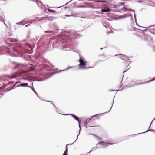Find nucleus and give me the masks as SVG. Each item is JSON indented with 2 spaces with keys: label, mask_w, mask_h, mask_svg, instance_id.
<instances>
[{
  "label": "nucleus",
  "mask_w": 155,
  "mask_h": 155,
  "mask_svg": "<svg viewBox=\"0 0 155 155\" xmlns=\"http://www.w3.org/2000/svg\"><path fill=\"white\" fill-rule=\"evenodd\" d=\"M71 39L68 37L66 38L61 37L57 39L53 42V47L58 48L60 49H64L69 46L71 43Z\"/></svg>",
  "instance_id": "nucleus-1"
},
{
  "label": "nucleus",
  "mask_w": 155,
  "mask_h": 155,
  "mask_svg": "<svg viewBox=\"0 0 155 155\" xmlns=\"http://www.w3.org/2000/svg\"><path fill=\"white\" fill-rule=\"evenodd\" d=\"M17 40L14 38H8L6 41V43L11 48L14 50L17 53H23L24 52V50L23 47L19 44H16V43L14 44L10 43L9 42L12 43L16 41Z\"/></svg>",
  "instance_id": "nucleus-2"
},
{
  "label": "nucleus",
  "mask_w": 155,
  "mask_h": 155,
  "mask_svg": "<svg viewBox=\"0 0 155 155\" xmlns=\"http://www.w3.org/2000/svg\"><path fill=\"white\" fill-rule=\"evenodd\" d=\"M84 59L83 57H81L80 56V59L79 60V68L81 69H87L90 68H92L91 67L86 68L85 66L86 65V61L84 60Z\"/></svg>",
  "instance_id": "nucleus-3"
},
{
  "label": "nucleus",
  "mask_w": 155,
  "mask_h": 155,
  "mask_svg": "<svg viewBox=\"0 0 155 155\" xmlns=\"http://www.w3.org/2000/svg\"><path fill=\"white\" fill-rule=\"evenodd\" d=\"M137 35L138 36L141 40H144L146 41H147L149 38V36L148 34L146 35L142 31L140 35L137 34Z\"/></svg>",
  "instance_id": "nucleus-4"
},
{
  "label": "nucleus",
  "mask_w": 155,
  "mask_h": 155,
  "mask_svg": "<svg viewBox=\"0 0 155 155\" xmlns=\"http://www.w3.org/2000/svg\"><path fill=\"white\" fill-rule=\"evenodd\" d=\"M71 115L72 117L75 120H76L78 122L79 124V127L80 128V130L79 131V133L78 134L77 136V139L78 138V136L80 134V132L81 129V127L80 126V122L81 120H80L79 117L77 116L74 115V114H65V115Z\"/></svg>",
  "instance_id": "nucleus-5"
},
{
  "label": "nucleus",
  "mask_w": 155,
  "mask_h": 155,
  "mask_svg": "<svg viewBox=\"0 0 155 155\" xmlns=\"http://www.w3.org/2000/svg\"><path fill=\"white\" fill-rule=\"evenodd\" d=\"M25 77L24 78V79L25 80H29V81L31 82L32 81H43V80L42 79H35L33 80L32 79H29V78H31L32 77L31 74L29 73H27L25 74Z\"/></svg>",
  "instance_id": "nucleus-6"
},
{
  "label": "nucleus",
  "mask_w": 155,
  "mask_h": 155,
  "mask_svg": "<svg viewBox=\"0 0 155 155\" xmlns=\"http://www.w3.org/2000/svg\"><path fill=\"white\" fill-rule=\"evenodd\" d=\"M99 144L101 145L102 146L103 148H106V147H107L110 145H113L114 144V143H106L102 141L99 142L97 144V145Z\"/></svg>",
  "instance_id": "nucleus-7"
},
{
  "label": "nucleus",
  "mask_w": 155,
  "mask_h": 155,
  "mask_svg": "<svg viewBox=\"0 0 155 155\" xmlns=\"http://www.w3.org/2000/svg\"><path fill=\"white\" fill-rule=\"evenodd\" d=\"M121 10L122 11H123L124 12H126L127 11H133L134 12L135 20V21L136 20V15H135V14L134 13V10H132L131 9H128L127 8H126V7H123Z\"/></svg>",
  "instance_id": "nucleus-8"
},
{
  "label": "nucleus",
  "mask_w": 155,
  "mask_h": 155,
  "mask_svg": "<svg viewBox=\"0 0 155 155\" xmlns=\"http://www.w3.org/2000/svg\"><path fill=\"white\" fill-rule=\"evenodd\" d=\"M122 56L124 57L125 59H124L121 57H119L120 58H121V59H122L123 60H125V62H127L128 61V65H129L130 64L131 61H129V59L128 58V57L127 56H125L124 55H122Z\"/></svg>",
  "instance_id": "nucleus-9"
},
{
  "label": "nucleus",
  "mask_w": 155,
  "mask_h": 155,
  "mask_svg": "<svg viewBox=\"0 0 155 155\" xmlns=\"http://www.w3.org/2000/svg\"><path fill=\"white\" fill-rule=\"evenodd\" d=\"M155 80V79L153 78L151 80H150L149 81H145V82L137 83H136L135 84V85H139L144 84H146V83H148L149 82H151V81H153L154 80Z\"/></svg>",
  "instance_id": "nucleus-10"
},
{
  "label": "nucleus",
  "mask_w": 155,
  "mask_h": 155,
  "mask_svg": "<svg viewBox=\"0 0 155 155\" xmlns=\"http://www.w3.org/2000/svg\"><path fill=\"white\" fill-rule=\"evenodd\" d=\"M28 83H20L19 85H18L16 87H27L28 85Z\"/></svg>",
  "instance_id": "nucleus-11"
},
{
  "label": "nucleus",
  "mask_w": 155,
  "mask_h": 155,
  "mask_svg": "<svg viewBox=\"0 0 155 155\" xmlns=\"http://www.w3.org/2000/svg\"><path fill=\"white\" fill-rule=\"evenodd\" d=\"M43 18H48V17L46 16L44 17H42L41 18L37 17L36 18V19L39 21L40 20H43Z\"/></svg>",
  "instance_id": "nucleus-12"
},
{
  "label": "nucleus",
  "mask_w": 155,
  "mask_h": 155,
  "mask_svg": "<svg viewBox=\"0 0 155 155\" xmlns=\"http://www.w3.org/2000/svg\"><path fill=\"white\" fill-rule=\"evenodd\" d=\"M101 114H96L95 115L91 117V119H89V121L91 120H92V118H93L94 117H96L97 119L98 118V117H99V115Z\"/></svg>",
  "instance_id": "nucleus-13"
},
{
  "label": "nucleus",
  "mask_w": 155,
  "mask_h": 155,
  "mask_svg": "<svg viewBox=\"0 0 155 155\" xmlns=\"http://www.w3.org/2000/svg\"><path fill=\"white\" fill-rule=\"evenodd\" d=\"M101 11L103 12H108L110 11V9L109 8H103L101 9Z\"/></svg>",
  "instance_id": "nucleus-14"
},
{
  "label": "nucleus",
  "mask_w": 155,
  "mask_h": 155,
  "mask_svg": "<svg viewBox=\"0 0 155 155\" xmlns=\"http://www.w3.org/2000/svg\"><path fill=\"white\" fill-rule=\"evenodd\" d=\"M148 1H149V0H141L138 1V2L140 3H146Z\"/></svg>",
  "instance_id": "nucleus-15"
},
{
  "label": "nucleus",
  "mask_w": 155,
  "mask_h": 155,
  "mask_svg": "<svg viewBox=\"0 0 155 155\" xmlns=\"http://www.w3.org/2000/svg\"><path fill=\"white\" fill-rule=\"evenodd\" d=\"M72 67H71V66H68L65 69H64V70H60V72H61V71H64L67 70H68V69H69L71 68Z\"/></svg>",
  "instance_id": "nucleus-16"
},
{
  "label": "nucleus",
  "mask_w": 155,
  "mask_h": 155,
  "mask_svg": "<svg viewBox=\"0 0 155 155\" xmlns=\"http://www.w3.org/2000/svg\"><path fill=\"white\" fill-rule=\"evenodd\" d=\"M149 131H155V130H154L150 129L148 130H147L146 131H145L144 132H142V133H139L137 134H143V133H146V132H147Z\"/></svg>",
  "instance_id": "nucleus-17"
},
{
  "label": "nucleus",
  "mask_w": 155,
  "mask_h": 155,
  "mask_svg": "<svg viewBox=\"0 0 155 155\" xmlns=\"http://www.w3.org/2000/svg\"><path fill=\"white\" fill-rule=\"evenodd\" d=\"M32 91H33L35 93V94L39 98H40V97L38 96V94H37V93H36V91H35V89H34L33 87L32 86Z\"/></svg>",
  "instance_id": "nucleus-18"
},
{
  "label": "nucleus",
  "mask_w": 155,
  "mask_h": 155,
  "mask_svg": "<svg viewBox=\"0 0 155 155\" xmlns=\"http://www.w3.org/2000/svg\"><path fill=\"white\" fill-rule=\"evenodd\" d=\"M87 121H86L84 122V125L85 126V127L87 128V127H91V126H87Z\"/></svg>",
  "instance_id": "nucleus-19"
},
{
  "label": "nucleus",
  "mask_w": 155,
  "mask_h": 155,
  "mask_svg": "<svg viewBox=\"0 0 155 155\" xmlns=\"http://www.w3.org/2000/svg\"><path fill=\"white\" fill-rule=\"evenodd\" d=\"M150 31L152 33L155 34V29H150Z\"/></svg>",
  "instance_id": "nucleus-20"
},
{
  "label": "nucleus",
  "mask_w": 155,
  "mask_h": 155,
  "mask_svg": "<svg viewBox=\"0 0 155 155\" xmlns=\"http://www.w3.org/2000/svg\"><path fill=\"white\" fill-rule=\"evenodd\" d=\"M8 85V84H4L1 87H2V89L3 90Z\"/></svg>",
  "instance_id": "nucleus-21"
},
{
  "label": "nucleus",
  "mask_w": 155,
  "mask_h": 155,
  "mask_svg": "<svg viewBox=\"0 0 155 155\" xmlns=\"http://www.w3.org/2000/svg\"><path fill=\"white\" fill-rule=\"evenodd\" d=\"M47 10H48V11L49 12H51V13H53V12H55V11H54V10L51 9H50L49 8H47Z\"/></svg>",
  "instance_id": "nucleus-22"
},
{
  "label": "nucleus",
  "mask_w": 155,
  "mask_h": 155,
  "mask_svg": "<svg viewBox=\"0 0 155 155\" xmlns=\"http://www.w3.org/2000/svg\"><path fill=\"white\" fill-rule=\"evenodd\" d=\"M124 4V2H121L120 4H118L117 6L119 7L121 5H122Z\"/></svg>",
  "instance_id": "nucleus-23"
},
{
  "label": "nucleus",
  "mask_w": 155,
  "mask_h": 155,
  "mask_svg": "<svg viewBox=\"0 0 155 155\" xmlns=\"http://www.w3.org/2000/svg\"><path fill=\"white\" fill-rule=\"evenodd\" d=\"M45 32L47 33H52V32L51 31H45Z\"/></svg>",
  "instance_id": "nucleus-24"
},
{
  "label": "nucleus",
  "mask_w": 155,
  "mask_h": 155,
  "mask_svg": "<svg viewBox=\"0 0 155 155\" xmlns=\"http://www.w3.org/2000/svg\"><path fill=\"white\" fill-rule=\"evenodd\" d=\"M76 139V140L74 141L73 142V143H71V144H67L66 145V148H67V147L68 145H72L76 141V140L77 139Z\"/></svg>",
  "instance_id": "nucleus-25"
},
{
  "label": "nucleus",
  "mask_w": 155,
  "mask_h": 155,
  "mask_svg": "<svg viewBox=\"0 0 155 155\" xmlns=\"http://www.w3.org/2000/svg\"><path fill=\"white\" fill-rule=\"evenodd\" d=\"M95 148V147H93L88 153H87L88 154V153H90V152H91L92 151H94V149Z\"/></svg>",
  "instance_id": "nucleus-26"
},
{
  "label": "nucleus",
  "mask_w": 155,
  "mask_h": 155,
  "mask_svg": "<svg viewBox=\"0 0 155 155\" xmlns=\"http://www.w3.org/2000/svg\"><path fill=\"white\" fill-rule=\"evenodd\" d=\"M22 21L21 22H19L17 23L16 24L17 25H24V24H22Z\"/></svg>",
  "instance_id": "nucleus-27"
},
{
  "label": "nucleus",
  "mask_w": 155,
  "mask_h": 155,
  "mask_svg": "<svg viewBox=\"0 0 155 155\" xmlns=\"http://www.w3.org/2000/svg\"><path fill=\"white\" fill-rule=\"evenodd\" d=\"M122 91V90H109V91Z\"/></svg>",
  "instance_id": "nucleus-28"
},
{
  "label": "nucleus",
  "mask_w": 155,
  "mask_h": 155,
  "mask_svg": "<svg viewBox=\"0 0 155 155\" xmlns=\"http://www.w3.org/2000/svg\"><path fill=\"white\" fill-rule=\"evenodd\" d=\"M67 152H68V149L67 148H66V149H65V150L64 153L67 154Z\"/></svg>",
  "instance_id": "nucleus-29"
},
{
  "label": "nucleus",
  "mask_w": 155,
  "mask_h": 155,
  "mask_svg": "<svg viewBox=\"0 0 155 155\" xmlns=\"http://www.w3.org/2000/svg\"><path fill=\"white\" fill-rule=\"evenodd\" d=\"M13 81H10L8 83V85L9 84H12L13 83Z\"/></svg>",
  "instance_id": "nucleus-30"
},
{
  "label": "nucleus",
  "mask_w": 155,
  "mask_h": 155,
  "mask_svg": "<svg viewBox=\"0 0 155 155\" xmlns=\"http://www.w3.org/2000/svg\"><path fill=\"white\" fill-rule=\"evenodd\" d=\"M13 88H14L13 87H11L10 89H8V90L7 91H10Z\"/></svg>",
  "instance_id": "nucleus-31"
},
{
  "label": "nucleus",
  "mask_w": 155,
  "mask_h": 155,
  "mask_svg": "<svg viewBox=\"0 0 155 155\" xmlns=\"http://www.w3.org/2000/svg\"><path fill=\"white\" fill-rule=\"evenodd\" d=\"M95 2H103V3L104 2L103 1H100V0H97V1H95Z\"/></svg>",
  "instance_id": "nucleus-32"
},
{
  "label": "nucleus",
  "mask_w": 155,
  "mask_h": 155,
  "mask_svg": "<svg viewBox=\"0 0 155 155\" xmlns=\"http://www.w3.org/2000/svg\"><path fill=\"white\" fill-rule=\"evenodd\" d=\"M114 98L113 99V101H112V106H111V108H110V110H109V111L108 112H109L110 110V109H111V108H112V106H113V103H114Z\"/></svg>",
  "instance_id": "nucleus-33"
},
{
  "label": "nucleus",
  "mask_w": 155,
  "mask_h": 155,
  "mask_svg": "<svg viewBox=\"0 0 155 155\" xmlns=\"http://www.w3.org/2000/svg\"><path fill=\"white\" fill-rule=\"evenodd\" d=\"M32 87L31 86H28H28H27V87H29V88H31L32 89V88L33 83H32Z\"/></svg>",
  "instance_id": "nucleus-34"
},
{
  "label": "nucleus",
  "mask_w": 155,
  "mask_h": 155,
  "mask_svg": "<svg viewBox=\"0 0 155 155\" xmlns=\"http://www.w3.org/2000/svg\"><path fill=\"white\" fill-rule=\"evenodd\" d=\"M125 16H124L123 17H122V18H124L125 17H128V16L127 15H125Z\"/></svg>",
  "instance_id": "nucleus-35"
},
{
  "label": "nucleus",
  "mask_w": 155,
  "mask_h": 155,
  "mask_svg": "<svg viewBox=\"0 0 155 155\" xmlns=\"http://www.w3.org/2000/svg\"><path fill=\"white\" fill-rule=\"evenodd\" d=\"M155 119V118L153 119V120H152V121L151 122L150 124V126H149V127H150V125H151V123H152V122L153 121V120Z\"/></svg>",
  "instance_id": "nucleus-36"
},
{
  "label": "nucleus",
  "mask_w": 155,
  "mask_h": 155,
  "mask_svg": "<svg viewBox=\"0 0 155 155\" xmlns=\"http://www.w3.org/2000/svg\"><path fill=\"white\" fill-rule=\"evenodd\" d=\"M18 83V82H16V83L14 85V86H13V87H14L15 86V85H16V84H17Z\"/></svg>",
  "instance_id": "nucleus-37"
},
{
  "label": "nucleus",
  "mask_w": 155,
  "mask_h": 155,
  "mask_svg": "<svg viewBox=\"0 0 155 155\" xmlns=\"http://www.w3.org/2000/svg\"><path fill=\"white\" fill-rule=\"evenodd\" d=\"M129 17H132L133 15H132V14H130V15H129Z\"/></svg>",
  "instance_id": "nucleus-38"
},
{
  "label": "nucleus",
  "mask_w": 155,
  "mask_h": 155,
  "mask_svg": "<svg viewBox=\"0 0 155 155\" xmlns=\"http://www.w3.org/2000/svg\"><path fill=\"white\" fill-rule=\"evenodd\" d=\"M2 19V17L0 16V21H1Z\"/></svg>",
  "instance_id": "nucleus-39"
},
{
  "label": "nucleus",
  "mask_w": 155,
  "mask_h": 155,
  "mask_svg": "<svg viewBox=\"0 0 155 155\" xmlns=\"http://www.w3.org/2000/svg\"><path fill=\"white\" fill-rule=\"evenodd\" d=\"M65 16L66 17H69V16H70V15H66Z\"/></svg>",
  "instance_id": "nucleus-40"
},
{
  "label": "nucleus",
  "mask_w": 155,
  "mask_h": 155,
  "mask_svg": "<svg viewBox=\"0 0 155 155\" xmlns=\"http://www.w3.org/2000/svg\"><path fill=\"white\" fill-rule=\"evenodd\" d=\"M84 6H78V8H80V7H83Z\"/></svg>",
  "instance_id": "nucleus-41"
},
{
  "label": "nucleus",
  "mask_w": 155,
  "mask_h": 155,
  "mask_svg": "<svg viewBox=\"0 0 155 155\" xmlns=\"http://www.w3.org/2000/svg\"><path fill=\"white\" fill-rule=\"evenodd\" d=\"M47 19H48V18H43L44 20H46Z\"/></svg>",
  "instance_id": "nucleus-42"
},
{
  "label": "nucleus",
  "mask_w": 155,
  "mask_h": 155,
  "mask_svg": "<svg viewBox=\"0 0 155 155\" xmlns=\"http://www.w3.org/2000/svg\"><path fill=\"white\" fill-rule=\"evenodd\" d=\"M136 21H136L135 20V21ZM136 22V25H138V26H139V27H141L140 26H139V25H138L137 23V22Z\"/></svg>",
  "instance_id": "nucleus-43"
},
{
  "label": "nucleus",
  "mask_w": 155,
  "mask_h": 155,
  "mask_svg": "<svg viewBox=\"0 0 155 155\" xmlns=\"http://www.w3.org/2000/svg\"><path fill=\"white\" fill-rule=\"evenodd\" d=\"M4 24L7 27V25H6V24L5 22H4Z\"/></svg>",
  "instance_id": "nucleus-44"
},
{
  "label": "nucleus",
  "mask_w": 155,
  "mask_h": 155,
  "mask_svg": "<svg viewBox=\"0 0 155 155\" xmlns=\"http://www.w3.org/2000/svg\"><path fill=\"white\" fill-rule=\"evenodd\" d=\"M29 25V24H28V25H25V27H27L28 26V25Z\"/></svg>",
  "instance_id": "nucleus-45"
},
{
  "label": "nucleus",
  "mask_w": 155,
  "mask_h": 155,
  "mask_svg": "<svg viewBox=\"0 0 155 155\" xmlns=\"http://www.w3.org/2000/svg\"><path fill=\"white\" fill-rule=\"evenodd\" d=\"M63 155H67V154L64 153Z\"/></svg>",
  "instance_id": "nucleus-46"
},
{
  "label": "nucleus",
  "mask_w": 155,
  "mask_h": 155,
  "mask_svg": "<svg viewBox=\"0 0 155 155\" xmlns=\"http://www.w3.org/2000/svg\"><path fill=\"white\" fill-rule=\"evenodd\" d=\"M100 49L101 50H102L103 49V48H100Z\"/></svg>",
  "instance_id": "nucleus-47"
},
{
  "label": "nucleus",
  "mask_w": 155,
  "mask_h": 155,
  "mask_svg": "<svg viewBox=\"0 0 155 155\" xmlns=\"http://www.w3.org/2000/svg\"><path fill=\"white\" fill-rule=\"evenodd\" d=\"M153 26H155V25H151V26L149 27H150Z\"/></svg>",
  "instance_id": "nucleus-48"
},
{
  "label": "nucleus",
  "mask_w": 155,
  "mask_h": 155,
  "mask_svg": "<svg viewBox=\"0 0 155 155\" xmlns=\"http://www.w3.org/2000/svg\"><path fill=\"white\" fill-rule=\"evenodd\" d=\"M89 134L94 135V134Z\"/></svg>",
  "instance_id": "nucleus-49"
},
{
  "label": "nucleus",
  "mask_w": 155,
  "mask_h": 155,
  "mask_svg": "<svg viewBox=\"0 0 155 155\" xmlns=\"http://www.w3.org/2000/svg\"><path fill=\"white\" fill-rule=\"evenodd\" d=\"M2 87H0V91L1 90H2Z\"/></svg>",
  "instance_id": "nucleus-50"
},
{
  "label": "nucleus",
  "mask_w": 155,
  "mask_h": 155,
  "mask_svg": "<svg viewBox=\"0 0 155 155\" xmlns=\"http://www.w3.org/2000/svg\"><path fill=\"white\" fill-rule=\"evenodd\" d=\"M88 1H94V0H87Z\"/></svg>",
  "instance_id": "nucleus-51"
},
{
  "label": "nucleus",
  "mask_w": 155,
  "mask_h": 155,
  "mask_svg": "<svg viewBox=\"0 0 155 155\" xmlns=\"http://www.w3.org/2000/svg\"><path fill=\"white\" fill-rule=\"evenodd\" d=\"M99 139L101 140H102V139L101 138H99Z\"/></svg>",
  "instance_id": "nucleus-52"
},
{
  "label": "nucleus",
  "mask_w": 155,
  "mask_h": 155,
  "mask_svg": "<svg viewBox=\"0 0 155 155\" xmlns=\"http://www.w3.org/2000/svg\"><path fill=\"white\" fill-rule=\"evenodd\" d=\"M126 71H124L123 72V73H124V72H125Z\"/></svg>",
  "instance_id": "nucleus-53"
},
{
  "label": "nucleus",
  "mask_w": 155,
  "mask_h": 155,
  "mask_svg": "<svg viewBox=\"0 0 155 155\" xmlns=\"http://www.w3.org/2000/svg\"><path fill=\"white\" fill-rule=\"evenodd\" d=\"M29 23H30V24L31 23H32V22H29Z\"/></svg>",
  "instance_id": "nucleus-54"
},
{
  "label": "nucleus",
  "mask_w": 155,
  "mask_h": 155,
  "mask_svg": "<svg viewBox=\"0 0 155 155\" xmlns=\"http://www.w3.org/2000/svg\"><path fill=\"white\" fill-rule=\"evenodd\" d=\"M101 61V62L102 61Z\"/></svg>",
  "instance_id": "nucleus-55"
},
{
  "label": "nucleus",
  "mask_w": 155,
  "mask_h": 155,
  "mask_svg": "<svg viewBox=\"0 0 155 155\" xmlns=\"http://www.w3.org/2000/svg\"><path fill=\"white\" fill-rule=\"evenodd\" d=\"M137 29V30H140H140H139V29Z\"/></svg>",
  "instance_id": "nucleus-56"
},
{
  "label": "nucleus",
  "mask_w": 155,
  "mask_h": 155,
  "mask_svg": "<svg viewBox=\"0 0 155 155\" xmlns=\"http://www.w3.org/2000/svg\"><path fill=\"white\" fill-rule=\"evenodd\" d=\"M48 101V102H50V101Z\"/></svg>",
  "instance_id": "nucleus-57"
},
{
  "label": "nucleus",
  "mask_w": 155,
  "mask_h": 155,
  "mask_svg": "<svg viewBox=\"0 0 155 155\" xmlns=\"http://www.w3.org/2000/svg\"><path fill=\"white\" fill-rule=\"evenodd\" d=\"M89 119H86V120H88Z\"/></svg>",
  "instance_id": "nucleus-58"
},
{
  "label": "nucleus",
  "mask_w": 155,
  "mask_h": 155,
  "mask_svg": "<svg viewBox=\"0 0 155 155\" xmlns=\"http://www.w3.org/2000/svg\"><path fill=\"white\" fill-rule=\"evenodd\" d=\"M104 27L107 28V27L105 26H104Z\"/></svg>",
  "instance_id": "nucleus-59"
},
{
  "label": "nucleus",
  "mask_w": 155,
  "mask_h": 155,
  "mask_svg": "<svg viewBox=\"0 0 155 155\" xmlns=\"http://www.w3.org/2000/svg\"><path fill=\"white\" fill-rule=\"evenodd\" d=\"M7 90H8V89H6V91H7Z\"/></svg>",
  "instance_id": "nucleus-60"
},
{
  "label": "nucleus",
  "mask_w": 155,
  "mask_h": 155,
  "mask_svg": "<svg viewBox=\"0 0 155 155\" xmlns=\"http://www.w3.org/2000/svg\"><path fill=\"white\" fill-rule=\"evenodd\" d=\"M1 95H3L2 94H1Z\"/></svg>",
  "instance_id": "nucleus-61"
},
{
  "label": "nucleus",
  "mask_w": 155,
  "mask_h": 155,
  "mask_svg": "<svg viewBox=\"0 0 155 155\" xmlns=\"http://www.w3.org/2000/svg\"><path fill=\"white\" fill-rule=\"evenodd\" d=\"M117 55H115V56H117Z\"/></svg>",
  "instance_id": "nucleus-62"
},
{
  "label": "nucleus",
  "mask_w": 155,
  "mask_h": 155,
  "mask_svg": "<svg viewBox=\"0 0 155 155\" xmlns=\"http://www.w3.org/2000/svg\"><path fill=\"white\" fill-rule=\"evenodd\" d=\"M131 19H133V18H131Z\"/></svg>",
  "instance_id": "nucleus-63"
},
{
  "label": "nucleus",
  "mask_w": 155,
  "mask_h": 155,
  "mask_svg": "<svg viewBox=\"0 0 155 155\" xmlns=\"http://www.w3.org/2000/svg\"><path fill=\"white\" fill-rule=\"evenodd\" d=\"M53 105H54V106L55 107V105H54V104H53Z\"/></svg>",
  "instance_id": "nucleus-64"
}]
</instances>
